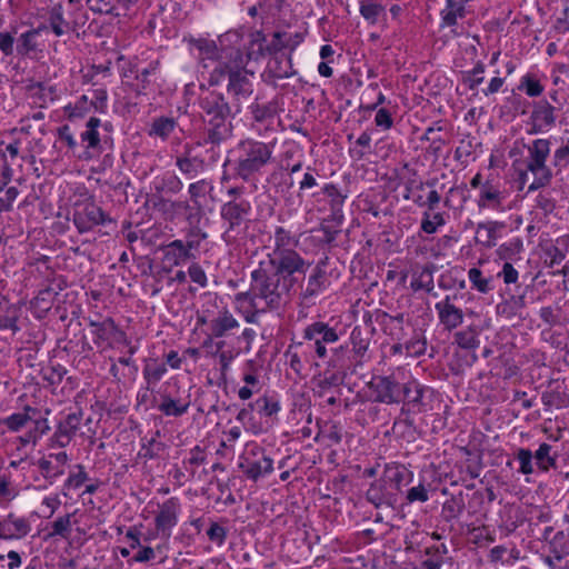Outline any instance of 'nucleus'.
<instances>
[{
  "label": "nucleus",
  "mask_w": 569,
  "mask_h": 569,
  "mask_svg": "<svg viewBox=\"0 0 569 569\" xmlns=\"http://www.w3.org/2000/svg\"><path fill=\"white\" fill-rule=\"evenodd\" d=\"M272 239L271 251L251 271L256 287L259 286L264 292L296 291L300 280L306 278L311 262L295 250L298 239L289 230L277 227Z\"/></svg>",
  "instance_id": "obj_1"
},
{
  "label": "nucleus",
  "mask_w": 569,
  "mask_h": 569,
  "mask_svg": "<svg viewBox=\"0 0 569 569\" xmlns=\"http://www.w3.org/2000/svg\"><path fill=\"white\" fill-rule=\"evenodd\" d=\"M198 107L203 122V143L219 146L232 136V119L237 114L224 94L201 88Z\"/></svg>",
  "instance_id": "obj_2"
},
{
  "label": "nucleus",
  "mask_w": 569,
  "mask_h": 569,
  "mask_svg": "<svg viewBox=\"0 0 569 569\" xmlns=\"http://www.w3.org/2000/svg\"><path fill=\"white\" fill-rule=\"evenodd\" d=\"M551 139L537 138L525 144L527 156L525 158L526 172L533 176V181L528 187V192L545 188L551 183L553 170L562 172L569 166V143L558 147L552 153V164L548 166L551 156Z\"/></svg>",
  "instance_id": "obj_3"
},
{
  "label": "nucleus",
  "mask_w": 569,
  "mask_h": 569,
  "mask_svg": "<svg viewBox=\"0 0 569 569\" xmlns=\"http://www.w3.org/2000/svg\"><path fill=\"white\" fill-rule=\"evenodd\" d=\"M274 143L247 138L238 142L230 160L232 174L244 182L256 181L273 160Z\"/></svg>",
  "instance_id": "obj_4"
},
{
  "label": "nucleus",
  "mask_w": 569,
  "mask_h": 569,
  "mask_svg": "<svg viewBox=\"0 0 569 569\" xmlns=\"http://www.w3.org/2000/svg\"><path fill=\"white\" fill-rule=\"evenodd\" d=\"M252 207L248 200L230 199L220 207L223 232L228 246H240L247 238Z\"/></svg>",
  "instance_id": "obj_5"
},
{
  "label": "nucleus",
  "mask_w": 569,
  "mask_h": 569,
  "mask_svg": "<svg viewBox=\"0 0 569 569\" xmlns=\"http://www.w3.org/2000/svg\"><path fill=\"white\" fill-rule=\"evenodd\" d=\"M295 290H287L286 292L262 291L259 286L256 287L253 273L250 274V287L248 291L238 292L234 297L236 302L241 307L248 305L250 310L244 312V320L248 323H257L260 313L279 309L284 305Z\"/></svg>",
  "instance_id": "obj_6"
},
{
  "label": "nucleus",
  "mask_w": 569,
  "mask_h": 569,
  "mask_svg": "<svg viewBox=\"0 0 569 569\" xmlns=\"http://www.w3.org/2000/svg\"><path fill=\"white\" fill-rule=\"evenodd\" d=\"M2 425L13 432L27 429V432L20 437L23 446L36 445L50 430L48 420L37 408L30 406H26L21 412H14L2 419Z\"/></svg>",
  "instance_id": "obj_7"
},
{
  "label": "nucleus",
  "mask_w": 569,
  "mask_h": 569,
  "mask_svg": "<svg viewBox=\"0 0 569 569\" xmlns=\"http://www.w3.org/2000/svg\"><path fill=\"white\" fill-rule=\"evenodd\" d=\"M239 468L251 481H258L273 471V460L266 455L264 449L251 441L246 445L239 457Z\"/></svg>",
  "instance_id": "obj_8"
},
{
  "label": "nucleus",
  "mask_w": 569,
  "mask_h": 569,
  "mask_svg": "<svg viewBox=\"0 0 569 569\" xmlns=\"http://www.w3.org/2000/svg\"><path fill=\"white\" fill-rule=\"evenodd\" d=\"M103 127L106 131H109L111 128V123L106 122L101 123V120L96 117H91L86 123V130L81 132L80 139L82 143H84V149L82 152L78 153L77 157L80 160H91L93 158L99 157L103 151L107 150V147L112 144V139L109 136H101L99 128Z\"/></svg>",
  "instance_id": "obj_9"
},
{
  "label": "nucleus",
  "mask_w": 569,
  "mask_h": 569,
  "mask_svg": "<svg viewBox=\"0 0 569 569\" xmlns=\"http://www.w3.org/2000/svg\"><path fill=\"white\" fill-rule=\"evenodd\" d=\"M80 233L88 232L94 227L112 222V219L91 200L76 203L72 218Z\"/></svg>",
  "instance_id": "obj_10"
},
{
  "label": "nucleus",
  "mask_w": 569,
  "mask_h": 569,
  "mask_svg": "<svg viewBox=\"0 0 569 569\" xmlns=\"http://www.w3.org/2000/svg\"><path fill=\"white\" fill-rule=\"evenodd\" d=\"M326 261H319L311 270L307 278V282L302 284V278L300 283L296 287H299V300L303 306H312L316 302V299L326 291L328 288L329 281L327 277V271L325 269Z\"/></svg>",
  "instance_id": "obj_11"
},
{
  "label": "nucleus",
  "mask_w": 569,
  "mask_h": 569,
  "mask_svg": "<svg viewBox=\"0 0 569 569\" xmlns=\"http://www.w3.org/2000/svg\"><path fill=\"white\" fill-rule=\"evenodd\" d=\"M558 111V108L550 104L546 99L533 102L528 120V133L550 132L557 124Z\"/></svg>",
  "instance_id": "obj_12"
},
{
  "label": "nucleus",
  "mask_w": 569,
  "mask_h": 569,
  "mask_svg": "<svg viewBox=\"0 0 569 569\" xmlns=\"http://www.w3.org/2000/svg\"><path fill=\"white\" fill-rule=\"evenodd\" d=\"M369 387L376 402L393 405L402 401L403 385L393 375L373 377Z\"/></svg>",
  "instance_id": "obj_13"
},
{
  "label": "nucleus",
  "mask_w": 569,
  "mask_h": 569,
  "mask_svg": "<svg viewBox=\"0 0 569 569\" xmlns=\"http://www.w3.org/2000/svg\"><path fill=\"white\" fill-rule=\"evenodd\" d=\"M227 91L233 98L234 113L241 111V103L253 93L252 73L248 70H229Z\"/></svg>",
  "instance_id": "obj_14"
},
{
  "label": "nucleus",
  "mask_w": 569,
  "mask_h": 569,
  "mask_svg": "<svg viewBox=\"0 0 569 569\" xmlns=\"http://www.w3.org/2000/svg\"><path fill=\"white\" fill-rule=\"evenodd\" d=\"M181 512V502L179 498L171 497L158 506L154 517L157 532L168 540L172 535V529L178 525Z\"/></svg>",
  "instance_id": "obj_15"
},
{
  "label": "nucleus",
  "mask_w": 569,
  "mask_h": 569,
  "mask_svg": "<svg viewBox=\"0 0 569 569\" xmlns=\"http://www.w3.org/2000/svg\"><path fill=\"white\" fill-rule=\"evenodd\" d=\"M366 498L376 508L381 506L393 508L398 501V495L396 493V490L389 486L383 475L370 485L366 492Z\"/></svg>",
  "instance_id": "obj_16"
},
{
  "label": "nucleus",
  "mask_w": 569,
  "mask_h": 569,
  "mask_svg": "<svg viewBox=\"0 0 569 569\" xmlns=\"http://www.w3.org/2000/svg\"><path fill=\"white\" fill-rule=\"evenodd\" d=\"M453 298H456V296L448 295L435 305L439 322L448 331L458 328L463 322L465 318L463 311L453 305Z\"/></svg>",
  "instance_id": "obj_17"
},
{
  "label": "nucleus",
  "mask_w": 569,
  "mask_h": 569,
  "mask_svg": "<svg viewBox=\"0 0 569 569\" xmlns=\"http://www.w3.org/2000/svg\"><path fill=\"white\" fill-rule=\"evenodd\" d=\"M507 197L508 193L506 190L488 180L481 186V190L479 191V197L477 199V206L479 209L499 211L502 210L503 202Z\"/></svg>",
  "instance_id": "obj_18"
},
{
  "label": "nucleus",
  "mask_w": 569,
  "mask_h": 569,
  "mask_svg": "<svg viewBox=\"0 0 569 569\" xmlns=\"http://www.w3.org/2000/svg\"><path fill=\"white\" fill-rule=\"evenodd\" d=\"M81 425L80 413H69L64 420L60 421L57 430L51 437V446L58 448L67 447L76 436Z\"/></svg>",
  "instance_id": "obj_19"
},
{
  "label": "nucleus",
  "mask_w": 569,
  "mask_h": 569,
  "mask_svg": "<svg viewBox=\"0 0 569 569\" xmlns=\"http://www.w3.org/2000/svg\"><path fill=\"white\" fill-rule=\"evenodd\" d=\"M69 457L66 451L58 453H50L47 457L41 458L38 461V467L46 479L52 482L58 477L64 473V466L67 465Z\"/></svg>",
  "instance_id": "obj_20"
},
{
  "label": "nucleus",
  "mask_w": 569,
  "mask_h": 569,
  "mask_svg": "<svg viewBox=\"0 0 569 569\" xmlns=\"http://www.w3.org/2000/svg\"><path fill=\"white\" fill-rule=\"evenodd\" d=\"M382 475L397 495L413 480V472L402 465H387Z\"/></svg>",
  "instance_id": "obj_21"
},
{
  "label": "nucleus",
  "mask_w": 569,
  "mask_h": 569,
  "mask_svg": "<svg viewBox=\"0 0 569 569\" xmlns=\"http://www.w3.org/2000/svg\"><path fill=\"white\" fill-rule=\"evenodd\" d=\"M249 58L244 57V54L239 50L234 49L230 52V60L223 64H219L216 67L210 76L209 83L218 84L220 79L224 77V74L229 73V70H247L246 66Z\"/></svg>",
  "instance_id": "obj_22"
},
{
  "label": "nucleus",
  "mask_w": 569,
  "mask_h": 569,
  "mask_svg": "<svg viewBox=\"0 0 569 569\" xmlns=\"http://www.w3.org/2000/svg\"><path fill=\"white\" fill-rule=\"evenodd\" d=\"M249 112L253 122L270 124L278 113V103L274 100L261 102L257 97L249 106Z\"/></svg>",
  "instance_id": "obj_23"
},
{
  "label": "nucleus",
  "mask_w": 569,
  "mask_h": 569,
  "mask_svg": "<svg viewBox=\"0 0 569 569\" xmlns=\"http://www.w3.org/2000/svg\"><path fill=\"white\" fill-rule=\"evenodd\" d=\"M469 1L447 0L443 9L440 11V27L451 28L457 26L458 19H463L467 14L465 4Z\"/></svg>",
  "instance_id": "obj_24"
},
{
  "label": "nucleus",
  "mask_w": 569,
  "mask_h": 569,
  "mask_svg": "<svg viewBox=\"0 0 569 569\" xmlns=\"http://www.w3.org/2000/svg\"><path fill=\"white\" fill-rule=\"evenodd\" d=\"M192 257L182 240H173L163 248V261L170 267L181 266Z\"/></svg>",
  "instance_id": "obj_25"
},
{
  "label": "nucleus",
  "mask_w": 569,
  "mask_h": 569,
  "mask_svg": "<svg viewBox=\"0 0 569 569\" xmlns=\"http://www.w3.org/2000/svg\"><path fill=\"white\" fill-rule=\"evenodd\" d=\"M303 338L307 340H319L321 343H335L338 341L339 336L335 328L328 326L322 321H317L303 330Z\"/></svg>",
  "instance_id": "obj_26"
},
{
  "label": "nucleus",
  "mask_w": 569,
  "mask_h": 569,
  "mask_svg": "<svg viewBox=\"0 0 569 569\" xmlns=\"http://www.w3.org/2000/svg\"><path fill=\"white\" fill-rule=\"evenodd\" d=\"M29 531L28 522L12 513L2 520V539H19L24 537Z\"/></svg>",
  "instance_id": "obj_27"
},
{
  "label": "nucleus",
  "mask_w": 569,
  "mask_h": 569,
  "mask_svg": "<svg viewBox=\"0 0 569 569\" xmlns=\"http://www.w3.org/2000/svg\"><path fill=\"white\" fill-rule=\"evenodd\" d=\"M176 166L188 179H194L204 170V161L199 157H191L190 152L178 156Z\"/></svg>",
  "instance_id": "obj_28"
},
{
  "label": "nucleus",
  "mask_w": 569,
  "mask_h": 569,
  "mask_svg": "<svg viewBox=\"0 0 569 569\" xmlns=\"http://www.w3.org/2000/svg\"><path fill=\"white\" fill-rule=\"evenodd\" d=\"M239 327L238 320L227 309L219 311L210 321V330L216 338L223 337L228 331Z\"/></svg>",
  "instance_id": "obj_29"
},
{
  "label": "nucleus",
  "mask_w": 569,
  "mask_h": 569,
  "mask_svg": "<svg viewBox=\"0 0 569 569\" xmlns=\"http://www.w3.org/2000/svg\"><path fill=\"white\" fill-rule=\"evenodd\" d=\"M89 326L93 328L92 333L96 336V338L98 340L108 341L114 335L119 333L121 336V338H123V341L126 343H129L127 341L126 333L118 329L117 325L114 323V321L111 318H107L101 322L90 320Z\"/></svg>",
  "instance_id": "obj_30"
},
{
  "label": "nucleus",
  "mask_w": 569,
  "mask_h": 569,
  "mask_svg": "<svg viewBox=\"0 0 569 569\" xmlns=\"http://www.w3.org/2000/svg\"><path fill=\"white\" fill-rule=\"evenodd\" d=\"M177 127V120L172 117H157L152 120L148 130L149 137L167 140Z\"/></svg>",
  "instance_id": "obj_31"
},
{
  "label": "nucleus",
  "mask_w": 569,
  "mask_h": 569,
  "mask_svg": "<svg viewBox=\"0 0 569 569\" xmlns=\"http://www.w3.org/2000/svg\"><path fill=\"white\" fill-rule=\"evenodd\" d=\"M167 373L164 363L158 362L157 359H150L143 368V378L147 383V390L154 391L156 386Z\"/></svg>",
  "instance_id": "obj_32"
},
{
  "label": "nucleus",
  "mask_w": 569,
  "mask_h": 569,
  "mask_svg": "<svg viewBox=\"0 0 569 569\" xmlns=\"http://www.w3.org/2000/svg\"><path fill=\"white\" fill-rule=\"evenodd\" d=\"M190 402L181 399H173L168 395L161 396V403L158 410L167 417H181L189 409Z\"/></svg>",
  "instance_id": "obj_33"
},
{
  "label": "nucleus",
  "mask_w": 569,
  "mask_h": 569,
  "mask_svg": "<svg viewBox=\"0 0 569 569\" xmlns=\"http://www.w3.org/2000/svg\"><path fill=\"white\" fill-rule=\"evenodd\" d=\"M49 23L51 30L57 37H61L70 31V24L64 19L63 7L61 3H57L50 9Z\"/></svg>",
  "instance_id": "obj_34"
},
{
  "label": "nucleus",
  "mask_w": 569,
  "mask_h": 569,
  "mask_svg": "<svg viewBox=\"0 0 569 569\" xmlns=\"http://www.w3.org/2000/svg\"><path fill=\"white\" fill-rule=\"evenodd\" d=\"M433 264H426L419 274L412 279L410 287L412 290H426L427 292H431L433 290Z\"/></svg>",
  "instance_id": "obj_35"
},
{
  "label": "nucleus",
  "mask_w": 569,
  "mask_h": 569,
  "mask_svg": "<svg viewBox=\"0 0 569 569\" xmlns=\"http://www.w3.org/2000/svg\"><path fill=\"white\" fill-rule=\"evenodd\" d=\"M455 342L462 349L475 350L479 347V332L473 327L457 331L453 336Z\"/></svg>",
  "instance_id": "obj_36"
},
{
  "label": "nucleus",
  "mask_w": 569,
  "mask_h": 569,
  "mask_svg": "<svg viewBox=\"0 0 569 569\" xmlns=\"http://www.w3.org/2000/svg\"><path fill=\"white\" fill-rule=\"evenodd\" d=\"M552 447L549 443H541L533 455L536 465L541 471H548L550 468H555L557 463V456L551 455Z\"/></svg>",
  "instance_id": "obj_37"
},
{
  "label": "nucleus",
  "mask_w": 569,
  "mask_h": 569,
  "mask_svg": "<svg viewBox=\"0 0 569 569\" xmlns=\"http://www.w3.org/2000/svg\"><path fill=\"white\" fill-rule=\"evenodd\" d=\"M463 510V499L461 497L452 496L443 502L441 507V517L446 522H451L452 520L459 518Z\"/></svg>",
  "instance_id": "obj_38"
},
{
  "label": "nucleus",
  "mask_w": 569,
  "mask_h": 569,
  "mask_svg": "<svg viewBox=\"0 0 569 569\" xmlns=\"http://www.w3.org/2000/svg\"><path fill=\"white\" fill-rule=\"evenodd\" d=\"M251 409H256L262 417H273L280 411V403L278 400L263 396L258 398L254 402L249 403Z\"/></svg>",
  "instance_id": "obj_39"
},
{
  "label": "nucleus",
  "mask_w": 569,
  "mask_h": 569,
  "mask_svg": "<svg viewBox=\"0 0 569 569\" xmlns=\"http://www.w3.org/2000/svg\"><path fill=\"white\" fill-rule=\"evenodd\" d=\"M269 71L274 79H287L296 73L290 57H277L269 64Z\"/></svg>",
  "instance_id": "obj_40"
},
{
  "label": "nucleus",
  "mask_w": 569,
  "mask_h": 569,
  "mask_svg": "<svg viewBox=\"0 0 569 569\" xmlns=\"http://www.w3.org/2000/svg\"><path fill=\"white\" fill-rule=\"evenodd\" d=\"M523 250V243L520 238H513L502 244L497 249V256L499 259L505 260V262H510L519 256V253Z\"/></svg>",
  "instance_id": "obj_41"
},
{
  "label": "nucleus",
  "mask_w": 569,
  "mask_h": 569,
  "mask_svg": "<svg viewBox=\"0 0 569 569\" xmlns=\"http://www.w3.org/2000/svg\"><path fill=\"white\" fill-rule=\"evenodd\" d=\"M497 222L479 223L477 227V241L491 248L497 242Z\"/></svg>",
  "instance_id": "obj_42"
},
{
  "label": "nucleus",
  "mask_w": 569,
  "mask_h": 569,
  "mask_svg": "<svg viewBox=\"0 0 569 569\" xmlns=\"http://www.w3.org/2000/svg\"><path fill=\"white\" fill-rule=\"evenodd\" d=\"M191 46L199 51V57L201 59L216 60L219 57V49L217 47L216 41L199 38L192 39L190 41Z\"/></svg>",
  "instance_id": "obj_43"
},
{
  "label": "nucleus",
  "mask_w": 569,
  "mask_h": 569,
  "mask_svg": "<svg viewBox=\"0 0 569 569\" xmlns=\"http://www.w3.org/2000/svg\"><path fill=\"white\" fill-rule=\"evenodd\" d=\"M362 18L370 24H376L379 17L385 13V7L380 3L373 2L372 0L360 1L359 8Z\"/></svg>",
  "instance_id": "obj_44"
},
{
  "label": "nucleus",
  "mask_w": 569,
  "mask_h": 569,
  "mask_svg": "<svg viewBox=\"0 0 569 569\" xmlns=\"http://www.w3.org/2000/svg\"><path fill=\"white\" fill-rule=\"evenodd\" d=\"M40 29H31L26 32H23L16 46V50L18 54L26 56L29 52L33 51L37 47L36 38L39 34Z\"/></svg>",
  "instance_id": "obj_45"
},
{
  "label": "nucleus",
  "mask_w": 569,
  "mask_h": 569,
  "mask_svg": "<svg viewBox=\"0 0 569 569\" xmlns=\"http://www.w3.org/2000/svg\"><path fill=\"white\" fill-rule=\"evenodd\" d=\"M160 430H157L154 435L147 440V443L142 445L140 456L146 459H154L166 449V445L158 440L160 437Z\"/></svg>",
  "instance_id": "obj_46"
},
{
  "label": "nucleus",
  "mask_w": 569,
  "mask_h": 569,
  "mask_svg": "<svg viewBox=\"0 0 569 569\" xmlns=\"http://www.w3.org/2000/svg\"><path fill=\"white\" fill-rule=\"evenodd\" d=\"M445 224H446V219H445L443 213L436 212V213L431 214L430 212L426 211L422 214L420 229L428 234H432V233L437 232L438 228H440Z\"/></svg>",
  "instance_id": "obj_47"
},
{
  "label": "nucleus",
  "mask_w": 569,
  "mask_h": 569,
  "mask_svg": "<svg viewBox=\"0 0 569 569\" xmlns=\"http://www.w3.org/2000/svg\"><path fill=\"white\" fill-rule=\"evenodd\" d=\"M469 281L472 284V288L477 289L481 293H488L492 290L490 284V278H486L482 274V271L478 268H471L468 271Z\"/></svg>",
  "instance_id": "obj_48"
},
{
  "label": "nucleus",
  "mask_w": 569,
  "mask_h": 569,
  "mask_svg": "<svg viewBox=\"0 0 569 569\" xmlns=\"http://www.w3.org/2000/svg\"><path fill=\"white\" fill-rule=\"evenodd\" d=\"M76 467L78 471L71 472L63 485L62 493L64 497L68 496V489H78L88 480V473L86 472L84 467L82 465H77Z\"/></svg>",
  "instance_id": "obj_49"
},
{
  "label": "nucleus",
  "mask_w": 569,
  "mask_h": 569,
  "mask_svg": "<svg viewBox=\"0 0 569 569\" xmlns=\"http://www.w3.org/2000/svg\"><path fill=\"white\" fill-rule=\"evenodd\" d=\"M518 89L525 91L531 98L539 97L543 92V87L531 74H525L521 78Z\"/></svg>",
  "instance_id": "obj_50"
},
{
  "label": "nucleus",
  "mask_w": 569,
  "mask_h": 569,
  "mask_svg": "<svg viewBox=\"0 0 569 569\" xmlns=\"http://www.w3.org/2000/svg\"><path fill=\"white\" fill-rule=\"evenodd\" d=\"M71 533V515L68 513L63 517H59L52 523V531L48 533L47 538L59 536L61 538H68Z\"/></svg>",
  "instance_id": "obj_51"
},
{
  "label": "nucleus",
  "mask_w": 569,
  "mask_h": 569,
  "mask_svg": "<svg viewBox=\"0 0 569 569\" xmlns=\"http://www.w3.org/2000/svg\"><path fill=\"white\" fill-rule=\"evenodd\" d=\"M211 181L207 179H201L196 182L190 183L188 188V192L190 194V199L192 202L198 203L199 199L204 198L206 194L212 190Z\"/></svg>",
  "instance_id": "obj_52"
},
{
  "label": "nucleus",
  "mask_w": 569,
  "mask_h": 569,
  "mask_svg": "<svg viewBox=\"0 0 569 569\" xmlns=\"http://www.w3.org/2000/svg\"><path fill=\"white\" fill-rule=\"evenodd\" d=\"M322 193L330 199V206L333 211H339L342 208L346 196L341 193L337 186L333 183L325 184Z\"/></svg>",
  "instance_id": "obj_53"
},
{
  "label": "nucleus",
  "mask_w": 569,
  "mask_h": 569,
  "mask_svg": "<svg viewBox=\"0 0 569 569\" xmlns=\"http://www.w3.org/2000/svg\"><path fill=\"white\" fill-rule=\"evenodd\" d=\"M350 340L356 356L362 358L368 350L369 340L363 337L362 330L359 327L353 328Z\"/></svg>",
  "instance_id": "obj_54"
},
{
  "label": "nucleus",
  "mask_w": 569,
  "mask_h": 569,
  "mask_svg": "<svg viewBox=\"0 0 569 569\" xmlns=\"http://www.w3.org/2000/svg\"><path fill=\"white\" fill-rule=\"evenodd\" d=\"M89 109V97L82 94L73 104H68L64 108V111L67 112L69 119H73L83 117V114L88 112Z\"/></svg>",
  "instance_id": "obj_55"
},
{
  "label": "nucleus",
  "mask_w": 569,
  "mask_h": 569,
  "mask_svg": "<svg viewBox=\"0 0 569 569\" xmlns=\"http://www.w3.org/2000/svg\"><path fill=\"white\" fill-rule=\"evenodd\" d=\"M516 458L520 463L519 472L522 475H531L533 472V463L532 458L533 455L531 450L526 448H519L516 452Z\"/></svg>",
  "instance_id": "obj_56"
},
{
  "label": "nucleus",
  "mask_w": 569,
  "mask_h": 569,
  "mask_svg": "<svg viewBox=\"0 0 569 569\" xmlns=\"http://www.w3.org/2000/svg\"><path fill=\"white\" fill-rule=\"evenodd\" d=\"M207 232H204L201 228L199 227H191L188 231H187V240L184 242V244L188 247V249L190 251L192 250H198L201 242L203 240L207 239Z\"/></svg>",
  "instance_id": "obj_57"
},
{
  "label": "nucleus",
  "mask_w": 569,
  "mask_h": 569,
  "mask_svg": "<svg viewBox=\"0 0 569 569\" xmlns=\"http://www.w3.org/2000/svg\"><path fill=\"white\" fill-rule=\"evenodd\" d=\"M483 73L485 66L483 63L478 62L471 71L467 72L463 78V82L470 90H475L479 84L483 82Z\"/></svg>",
  "instance_id": "obj_58"
},
{
  "label": "nucleus",
  "mask_w": 569,
  "mask_h": 569,
  "mask_svg": "<svg viewBox=\"0 0 569 569\" xmlns=\"http://www.w3.org/2000/svg\"><path fill=\"white\" fill-rule=\"evenodd\" d=\"M423 397V389L418 383H405L402 400L407 399L409 403L420 405Z\"/></svg>",
  "instance_id": "obj_59"
},
{
  "label": "nucleus",
  "mask_w": 569,
  "mask_h": 569,
  "mask_svg": "<svg viewBox=\"0 0 569 569\" xmlns=\"http://www.w3.org/2000/svg\"><path fill=\"white\" fill-rule=\"evenodd\" d=\"M429 499L428 489L423 482L410 488L406 495L407 503L426 502Z\"/></svg>",
  "instance_id": "obj_60"
},
{
  "label": "nucleus",
  "mask_w": 569,
  "mask_h": 569,
  "mask_svg": "<svg viewBox=\"0 0 569 569\" xmlns=\"http://www.w3.org/2000/svg\"><path fill=\"white\" fill-rule=\"evenodd\" d=\"M108 93L106 89L99 88L91 92L89 106L98 112H104L107 108Z\"/></svg>",
  "instance_id": "obj_61"
},
{
  "label": "nucleus",
  "mask_w": 569,
  "mask_h": 569,
  "mask_svg": "<svg viewBox=\"0 0 569 569\" xmlns=\"http://www.w3.org/2000/svg\"><path fill=\"white\" fill-rule=\"evenodd\" d=\"M57 133H58L59 140L62 141L63 143H66V146L72 152L73 156H77L78 153L76 151L78 148V142H77L73 133L71 132V128L68 124H63L58 128Z\"/></svg>",
  "instance_id": "obj_62"
},
{
  "label": "nucleus",
  "mask_w": 569,
  "mask_h": 569,
  "mask_svg": "<svg viewBox=\"0 0 569 569\" xmlns=\"http://www.w3.org/2000/svg\"><path fill=\"white\" fill-rule=\"evenodd\" d=\"M290 44L291 41L287 40V32L277 31L272 34V39L266 50L269 53H277L282 49L289 48Z\"/></svg>",
  "instance_id": "obj_63"
},
{
  "label": "nucleus",
  "mask_w": 569,
  "mask_h": 569,
  "mask_svg": "<svg viewBox=\"0 0 569 569\" xmlns=\"http://www.w3.org/2000/svg\"><path fill=\"white\" fill-rule=\"evenodd\" d=\"M426 555L430 557L422 561L423 569H441L443 565V558L440 555V548H428L426 550Z\"/></svg>",
  "instance_id": "obj_64"
}]
</instances>
